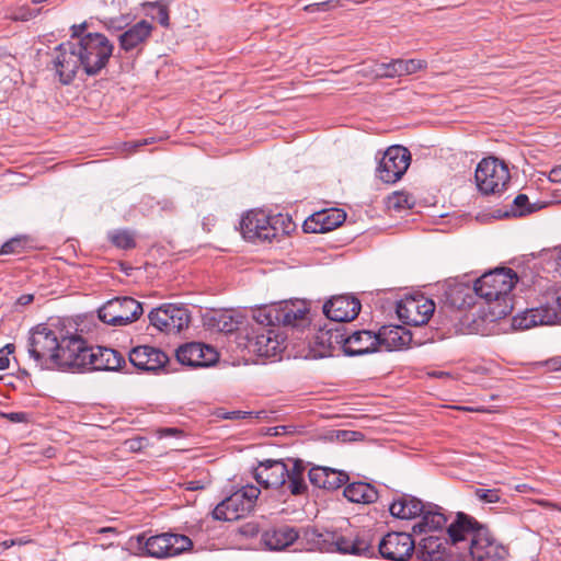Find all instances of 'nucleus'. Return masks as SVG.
I'll list each match as a JSON object with an SVG mask.
<instances>
[{
    "label": "nucleus",
    "instance_id": "62",
    "mask_svg": "<svg viewBox=\"0 0 561 561\" xmlns=\"http://www.w3.org/2000/svg\"><path fill=\"white\" fill-rule=\"evenodd\" d=\"M558 265H559V267H560V270H561V250H560V255H559V262H558Z\"/></svg>",
    "mask_w": 561,
    "mask_h": 561
},
{
    "label": "nucleus",
    "instance_id": "52",
    "mask_svg": "<svg viewBox=\"0 0 561 561\" xmlns=\"http://www.w3.org/2000/svg\"><path fill=\"white\" fill-rule=\"evenodd\" d=\"M357 435L356 432L352 431H337L336 437L342 440H352L354 436Z\"/></svg>",
    "mask_w": 561,
    "mask_h": 561
},
{
    "label": "nucleus",
    "instance_id": "55",
    "mask_svg": "<svg viewBox=\"0 0 561 561\" xmlns=\"http://www.w3.org/2000/svg\"><path fill=\"white\" fill-rule=\"evenodd\" d=\"M179 433H180V431H179V430H176V428H173V427H168V428H164V430L162 431V434H164V435H169V436H171V435H176V434H179Z\"/></svg>",
    "mask_w": 561,
    "mask_h": 561
},
{
    "label": "nucleus",
    "instance_id": "38",
    "mask_svg": "<svg viewBox=\"0 0 561 561\" xmlns=\"http://www.w3.org/2000/svg\"><path fill=\"white\" fill-rule=\"evenodd\" d=\"M413 205V197L404 192H396L388 197V207L396 210L411 208Z\"/></svg>",
    "mask_w": 561,
    "mask_h": 561
},
{
    "label": "nucleus",
    "instance_id": "7",
    "mask_svg": "<svg viewBox=\"0 0 561 561\" xmlns=\"http://www.w3.org/2000/svg\"><path fill=\"white\" fill-rule=\"evenodd\" d=\"M304 537L308 543L311 545V550L322 549L323 543L328 541L327 537H331L334 539L333 543L340 553L354 554L366 558L376 556L373 535L369 531H360L356 535L334 537L332 534H321L316 528H307L304 533Z\"/></svg>",
    "mask_w": 561,
    "mask_h": 561
},
{
    "label": "nucleus",
    "instance_id": "36",
    "mask_svg": "<svg viewBox=\"0 0 561 561\" xmlns=\"http://www.w3.org/2000/svg\"><path fill=\"white\" fill-rule=\"evenodd\" d=\"M111 242L118 249L129 250L136 247L134 233L127 229H117L108 233Z\"/></svg>",
    "mask_w": 561,
    "mask_h": 561
},
{
    "label": "nucleus",
    "instance_id": "47",
    "mask_svg": "<svg viewBox=\"0 0 561 561\" xmlns=\"http://www.w3.org/2000/svg\"><path fill=\"white\" fill-rule=\"evenodd\" d=\"M41 10H33L31 8H20L13 15L16 21H30L39 14Z\"/></svg>",
    "mask_w": 561,
    "mask_h": 561
},
{
    "label": "nucleus",
    "instance_id": "56",
    "mask_svg": "<svg viewBox=\"0 0 561 561\" xmlns=\"http://www.w3.org/2000/svg\"><path fill=\"white\" fill-rule=\"evenodd\" d=\"M9 419L11 421H21L22 420V414L21 413H11V414H9Z\"/></svg>",
    "mask_w": 561,
    "mask_h": 561
},
{
    "label": "nucleus",
    "instance_id": "45",
    "mask_svg": "<svg viewBox=\"0 0 561 561\" xmlns=\"http://www.w3.org/2000/svg\"><path fill=\"white\" fill-rule=\"evenodd\" d=\"M335 7H336V2L334 0H327V1L313 2V3L307 4V5H305L304 10L309 13H314V12H320V11H328Z\"/></svg>",
    "mask_w": 561,
    "mask_h": 561
},
{
    "label": "nucleus",
    "instance_id": "20",
    "mask_svg": "<svg viewBox=\"0 0 561 561\" xmlns=\"http://www.w3.org/2000/svg\"><path fill=\"white\" fill-rule=\"evenodd\" d=\"M360 308L359 299L346 294L333 296L328 300L323 305V312L332 321L348 322L358 316Z\"/></svg>",
    "mask_w": 561,
    "mask_h": 561
},
{
    "label": "nucleus",
    "instance_id": "43",
    "mask_svg": "<svg viewBox=\"0 0 561 561\" xmlns=\"http://www.w3.org/2000/svg\"><path fill=\"white\" fill-rule=\"evenodd\" d=\"M146 5L157 10V14L152 15V19H157L164 27L170 25L169 10L165 4L161 2H149Z\"/></svg>",
    "mask_w": 561,
    "mask_h": 561
},
{
    "label": "nucleus",
    "instance_id": "17",
    "mask_svg": "<svg viewBox=\"0 0 561 561\" xmlns=\"http://www.w3.org/2000/svg\"><path fill=\"white\" fill-rule=\"evenodd\" d=\"M415 549V541L411 534L391 531L378 542V552L381 558L390 561H407Z\"/></svg>",
    "mask_w": 561,
    "mask_h": 561
},
{
    "label": "nucleus",
    "instance_id": "37",
    "mask_svg": "<svg viewBox=\"0 0 561 561\" xmlns=\"http://www.w3.org/2000/svg\"><path fill=\"white\" fill-rule=\"evenodd\" d=\"M102 24L111 33H122L130 25V18L128 14L105 18L102 20Z\"/></svg>",
    "mask_w": 561,
    "mask_h": 561
},
{
    "label": "nucleus",
    "instance_id": "30",
    "mask_svg": "<svg viewBox=\"0 0 561 561\" xmlns=\"http://www.w3.org/2000/svg\"><path fill=\"white\" fill-rule=\"evenodd\" d=\"M417 517L420 520L412 527L415 535L440 530L447 523V517L442 512V507L433 503H425L423 512Z\"/></svg>",
    "mask_w": 561,
    "mask_h": 561
},
{
    "label": "nucleus",
    "instance_id": "34",
    "mask_svg": "<svg viewBox=\"0 0 561 561\" xmlns=\"http://www.w3.org/2000/svg\"><path fill=\"white\" fill-rule=\"evenodd\" d=\"M344 496L353 503L369 504L378 499V492L369 483L353 482L344 489Z\"/></svg>",
    "mask_w": 561,
    "mask_h": 561
},
{
    "label": "nucleus",
    "instance_id": "24",
    "mask_svg": "<svg viewBox=\"0 0 561 561\" xmlns=\"http://www.w3.org/2000/svg\"><path fill=\"white\" fill-rule=\"evenodd\" d=\"M130 363L140 370L156 371L165 366L169 362L168 355L160 348L140 345L129 352Z\"/></svg>",
    "mask_w": 561,
    "mask_h": 561
},
{
    "label": "nucleus",
    "instance_id": "44",
    "mask_svg": "<svg viewBox=\"0 0 561 561\" xmlns=\"http://www.w3.org/2000/svg\"><path fill=\"white\" fill-rule=\"evenodd\" d=\"M513 215L514 216H523L525 214L531 213L533 208L529 205L528 196L525 194L517 195L513 201Z\"/></svg>",
    "mask_w": 561,
    "mask_h": 561
},
{
    "label": "nucleus",
    "instance_id": "48",
    "mask_svg": "<svg viewBox=\"0 0 561 561\" xmlns=\"http://www.w3.org/2000/svg\"><path fill=\"white\" fill-rule=\"evenodd\" d=\"M251 415H252V412H244V411H240V410H234V411H230V412H225L224 410H219L217 412V416L225 419V420H240V419H245Z\"/></svg>",
    "mask_w": 561,
    "mask_h": 561
},
{
    "label": "nucleus",
    "instance_id": "54",
    "mask_svg": "<svg viewBox=\"0 0 561 561\" xmlns=\"http://www.w3.org/2000/svg\"><path fill=\"white\" fill-rule=\"evenodd\" d=\"M15 545H16L15 539H10V540H4V541H2V542L0 543V547H2L3 549H9V548H11V547H13V546H15Z\"/></svg>",
    "mask_w": 561,
    "mask_h": 561
},
{
    "label": "nucleus",
    "instance_id": "21",
    "mask_svg": "<svg viewBox=\"0 0 561 561\" xmlns=\"http://www.w3.org/2000/svg\"><path fill=\"white\" fill-rule=\"evenodd\" d=\"M176 358L190 367H207L217 362L218 354L211 346L203 343H187L176 350Z\"/></svg>",
    "mask_w": 561,
    "mask_h": 561
},
{
    "label": "nucleus",
    "instance_id": "12",
    "mask_svg": "<svg viewBox=\"0 0 561 561\" xmlns=\"http://www.w3.org/2000/svg\"><path fill=\"white\" fill-rule=\"evenodd\" d=\"M88 347L85 341L77 334L59 336L51 365L60 369H83L87 367Z\"/></svg>",
    "mask_w": 561,
    "mask_h": 561
},
{
    "label": "nucleus",
    "instance_id": "26",
    "mask_svg": "<svg viewBox=\"0 0 561 561\" xmlns=\"http://www.w3.org/2000/svg\"><path fill=\"white\" fill-rule=\"evenodd\" d=\"M249 343L252 352L263 357H274L284 348L283 337L271 328H263Z\"/></svg>",
    "mask_w": 561,
    "mask_h": 561
},
{
    "label": "nucleus",
    "instance_id": "41",
    "mask_svg": "<svg viewBox=\"0 0 561 561\" xmlns=\"http://www.w3.org/2000/svg\"><path fill=\"white\" fill-rule=\"evenodd\" d=\"M474 496L483 503L493 504L501 501V491L497 489H474Z\"/></svg>",
    "mask_w": 561,
    "mask_h": 561
},
{
    "label": "nucleus",
    "instance_id": "32",
    "mask_svg": "<svg viewBox=\"0 0 561 561\" xmlns=\"http://www.w3.org/2000/svg\"><path fill=\"white\" fill-rule=\"evenodd\" d=\"M345 217V214L340 209L320 211L306 220L304 228L307 232H325L342 225Z\"/></svg>",
    "mask_w": 561,
    "mask_h": 561
},
{
    "label": "nucleus",
    "instance_id": "53",
    "mask_svg": "<svg viewBox=\"0 0 561 561\" xmlns=\"http://www.w3.org/2000/svg\"><path fill=\"white\" fill-rule=\"evenodd\" d=\"M34 299V296L31 295V294H27V295H22L19 299H18V304L22 305V306H26L28 304H31Z\"/></svg>",
    "mask_w": 561,
    "mask_h": 561
},
{
    "label": "nucleus",
    "instance_id": "57",
    "mask_svg": "<svg viewBox=\"0 0 561 561\" xmlns=\"http://www.w3.org/2000/svg\"><path fill=\"white\" fill-rule=\"evenodd\" d=\"M2 350L11 351V353H12L14 351V345L13 344H8Z\"/></svg>",
    "mask_w": 561,
    "mask_h": 561
},
{
    "label": "nucleus",
    "instance_id": "3",
    "mask_svg": "<svg viewBox=\"0 0 561 561\" xmlns=\"http://www.w3.org/2000/svg\"><path fill=\"white\" fill-rule=\"evenodd\" d=\"M451 545L468 543L470 561H506L510 549L473 517L458 513L447 528Z\"/></svg>",
    "mask_w": 561,
    "mask_h": 561
},
{
    "label": "nucleus",
    "instance_id": "11",
    "mask_svg": "<svg viewBox=\"0 0 561 561\" xmlns=\"http://www.w3.org/2000/svg\"><path fill=\"white\" fill-rule=\"evenodd\" d=\"M142 306L133 297H116L106 301L99 310V319L113 327L136 321L142 314Z\"/></svg>",
    "mask_w": 561,
    "mask_h": 561
},
{
    "label": "nucleus",
    "instance_id": "60",
    "mask_svg": "<svg viewBox=\"0 0 561 561\" xmlns=\"http://www.w3.org/2000/svg\"><path fill=\"white\" fill-rule=\"evenodd\" d=\"M540 504L543 505V506H551L552 505L551 503H549L547 501H542V502H540Z\"/></svg>",
    "mask_w": 561,
    "mask_h": 561
},
{
    "label": "nucleus",
    "instance_id": "16",
    "mask_svg": "<svg viewBox=\"0 0 561 561\" xmlns=\"http://www.w3.org/2000/svg\"><path fill=\"white\" fill-rule=\"evenodd\" d=\"M411 163L410 151L402 146L389 147L377 167V176L382 182L392 184L399 181Z\"/></svg>",
    "mask_w": 561,
    "mask_h": 561
},
{
    "label": "nucleus",
    "instance_id": "33",
    "mask_svg": "<svg viewBox=\"0 0 561 561\" xmlns=\"http://www.w3.org/2000/svg\"><path fill=\"white\" fill-rule=\"evenodd\" d=\"M424 505L425 503L415 496L400 494L393 499L389 511L396 518L414 519L423 512Z\"/></svg>",
    "mask_w": 561,
    "mask_h": 561
},
{
    "label": "nucleus",
    "instance_id": "58",
    "mask_svg": "<svg viewBox=\"0 0 561 561\" xmlns=\"http://www.w3.org/2000/svg\"><path fill=\"white\" fill-rule=\"evenodd\" d=\"M113 530H114L113 528L106 527V528H101L100 533L113 531Z\"/></svg>",
    "mask_w": 561,
    "mask_h": 561
},
{
    "label": "nucleus",
    "instance_id": "49",
    "mask_svg": "<svg viewBox=\"0 0 561 561\" xmlns=\"http://www.w3.org/2000/svg\"><path fill=\"white\" fill-rule=\"evenodd\" d=\"M87 28V23H81L79 25H73L71 27V41H78L80 37L84 36L87 33H84Z\"/></svg>",
    "mask_w": 561,
    "mask_h": 561
},
{
    "label": "nucleus",
    "instance_id": "25",
    "mask_svg": "<svg viewBox=\"0 0 561 561\" xmlns=\"http://www.w3.org/2000/svg\"><path fill=\"white\" fill-rule=\"evenodd\" d=\"M87 353V367L83 369L116 370L125 363L124 356L113 348L89 346Z\"/></svg>",
    "mask_w": 561,
    "mask_h": 561
},
{
    "label": "nucleus",
    "instance_id": "8",
    "mask_svg": "<svg viewBox=\"0 0 561 561\" xmlns=\"http://www.w3.org/2000/svg\"><path fill=\"white\" fill-rule=\"evenodd\" d=\"M552 324H561V291L559 289L547 293L543 305L515 316L512 323L516 330Z\"/></svg>",
    "mask_w": 561,
    "mask_h": 561
},
{
    "label": "nucleus",
    "instance_id": "4",
    "mask_svg": "<svg viewBox=\"0 0 561 561\" xmlns=\"http://www.w3.org/2000/svg\"><path fill=\"white\" fill-rule=\"evenodd\" d=\"M305 471L306 467L300 459H266L259 463L254 477L264 488L286 486L290 494L300 495L307 490Z\"/></svg>",
    "mask_w": 561,
    "mask_h": 561
},
{
    "label": "nucleus",
    "instance_id": "39",
    "mask_svg": "<svg viewBox=\"0 0 561 561\" xmlns=\"http://www.w3.org/2000/svg\"><path fill=\"white\" fill-rule=\"evenodd\" d=\"M274 313H277L276 304L259 309L254 314V319L264 327H275L278 325V323L273 317Z\"/></svg>",
    "mask_w": 561,
    "mask_h": 561
},
{
    "label": "nucleus",
    "instance_id": "23",
    "mask_svg": "<svg viewBox=\"0 0 561 561\" xmlns=\"http://www.w3.org/2000/svg\"><path fill=\"white\" fill-rule=\"evenodd\" d=\"M342 348L348 356L364 355L378 350L377 333L370 330H358L351 334L342 332Z\"/></svg>",
    "mask_w": 561,
    "mask_h": 561
},
{
    "label": "nucleus",
    "instance_id": "10",
    "mask_svg": "<svg viewBox=\"0 0 561 561\" xmlns=\"http://www.w3.org/2000/svg\"><path fill=\"white\" fill-rule=\"evenodd\" d=\"M510 179L511 174L507 165L495 157L482 159L474 172L477 187L484 195L503 192Z\"/></svg>",
    "mask_w": 561,
    "mask_h": 561
},
{
    "label": "nucleus",
    "instance_id": "35",
    "mask_svg": "<svg viewBox=\"0 0 561 561\" xmlns=\"http://www.w3.org/2000/svg\"><path fill=\"white\" fill-rule=\"evenodd\" d=\"M342 332L337 329L320 331L314 337V344L321 348L316 353L314 356L327 357L331 356L335 346H342Z\"/></svg>",
    "mask_w": 561,
    "mask_h": 561
},
{
    "label": "nucleus",
    "instance_id": "51",
    "mask_svg": "<svg viewBox=\"0 0 561 561\" xmlns=\"http://www.w3.org/2000/svg\"><path fill=\"white\" fill-rule=\"evenodd\" d=\"M549 180L551 182L560 183L561 182V164L554 167L549 173Z\"/></svg>",
    "mask_w": 561,
    "mask_h": 561
},
{
    "label": "nucleus",
    "instance_id": "28",
    "mask_svg": "<svg viewBox=\"0 0 561 561\" xmlns=\"http://www.w3.org/2000/svg\"><path fill=\"white\" fill-rule=\"evenodd\" d=\"M299 538L295 527L283 525L264 530L261 535L262 545L272 551L284 550Z\"/></svg>",
    "mask_w": 561,
    "mask_h": 561
},
{
    "label": "nucleus",
    "instance_id": "5",
    "mask_svg": "<svg viewBox=\"0 0 561 561\" xmlns=\"http://www.w3.org/2000/svg\"><path fill=\"white\" fill-rule=\"evenodd\" d=\"M128 546L137 557L169 559L191 551L193 541L182 534L161 533L150 535L149 533H141L130 537Z\"/></svg>",
    "mask_w": 561,
    "mask_h": 561
},
{
    "label": "nucleus",
    "instance_id": "18",
    "mask_svg": "<svg viewBox=\"0 0 561 561\" xmlns=\"http://www.w3.org/2000/svg\"><path fill=\"white\" fill-rule=\"evenodd\" d=\"M152 32L153 25L147 20H140L129 25L117 36L119 50L130 55L141 54Z\"/></svg>",
    "mask_w": 561,
    "mask_h": 561
},
{
    "label": "nucleus",
    "instance_id": "1",
    "mask_svg": "<svg viewBox=\"0 0 561 561\" xmlns=\"http://www.w3.org/2000/svg\"><path fill=\"white\" fill-rule=\"evenodd\" d=\"M114 44L102 33H87L78 41L59 44L51 53V69L62 84H69L79 69L99 75L108 64Z\"/></svg>",
    "mask_w": 561,
    "mask_h": 561
},
{
    "label": "nucleus",
    "instance_id": "50",
    "mask_svg": "<svg viewBox=\"0 0 561 561\" xmlns=\"http://www.w3.org/2000/svg\"><path fill=\"white\" fill-rule=\"evenodd\" d=\"M11 351L0 350V370L9 367V355Z\"/></svg>",
    "mask_w": 561,
    "mask_h": 561
},
{
    "label": "nucleus",
    "instance_id": "27",
    "mask_svg": "<svg viewBox=\"0 0 561 561\" xmlns=\"http://www.w3.org/2000/svg\"><path fill=\"white\" fill-rule=\"evenodd\" d=\"M378 350L394 351L412 343V333L401 325H383L377 332Z\"/></svg>",
    "mask_w": 561,
    "mask_h": 561
},
{
    "label": "nucleus",
    "instance_id": "40",
    "mask_svg": "<svg viewBox=\"0 0 561 561\" xmlns=\"http://www.w3.org/2000/svg\"><path fill=\"white\" fill-rule=\"evenodd\" d=\"M25 245H26L25 238H23V237L12 238L2 244V247L0 249V254H2V255L20 254L23 252Z\"/></svg>",
    "mask_w": 561,
    "mask_h": 561
},
{
    "label": "nucleus",
    "instance_id": "63",
    "mask_svg": "<svg viewBox=\"0 0 561 561\" xmlns=\"http://www.w3.org/2000/svg\"><path fill=\"white\" fill-rule=\"evenodd\" d=\"M444 375H446V373H443V371L435 374V376H438V377H442Z\"/></svg>",
    "mask_w": 561,
    "mask_h": 561
},
{
    "label": "nucleus",
    "instance_id": "59",
    "mask_svg": "<svg viewBox=\"0 0 561 561\" xmlns=\"http://www.w3.org/2000/svg\"><path fill=\"white\" fill-rule=\"evenodd\" d=\"M460 410H465V411H474V409L472 408H469V407H461L459 408Z\"/></svg>",
    "mask_w": 561,
    "mask_h": 561
},
{
    "label": "nucleus",
    "instance_id": "29",
    "mask_svg": "<svg viewBox=\"0 0 561 561\" xmlns=\"http://www.w3.org/2000/svg\"><path fill=\"white\" fill-rule=\"evenodd\" d=\"M448 540L440 536H427L417 545L415 543V556L417 561H446Z\"/></svg>",
    "mask_w": 561,
    "mask_h": 561
},
{
    "label": "nucleus",
    "instance_id": "9",
    "mask_svg": "<svg viewBox=\"0 0 561 561\" xmlns=\"http://www.w3.org/2000/svg\"><path fill=\"white\" fill-rule=\"evenodd\" d=\"M260 493V489L255 485L242 486L214 508V518L232 522L247 516L253 511Z\"/></svg>",
    "mask_w": 561,
    "mask_h": 561
},
{
    "label": "nucleus",
    "instance_id": "22",
    "mask_svg": "<svg viewBox=\"0 0 561 561\" xmlns=\"http://www.w3.org/2000/svg\"><path fill=\"white\" fill-rule=\"evenodd\" d=\"M277 313L274 319L278 325L291 328H305L309 324L308 307L305 301L289 300L276 304Z\"/></svg>",
    "mask_w": 561,
    "mask_h": 561
},
{
    "label": "nucleus",
    "instance_id": "31",
    "mask_svg": "<svg viewBox=\"0 0 561 561\" xmlns=\"http://www.w3.org/2000/svg\"><path fill=\"white\" fill-rule=\"evenodd\" d=\"M308 477L311 484L328 490H336L348 480V476L345 472L325 467L311 468Z\"/></svg>",
    "mask_w": 561,
    "mask_h": 561
},
{
    "label": "nucleus",
    "instance_id": "19",
    "mask_svg": "<svg viewBox=\"0 0 561 561\" xmlns=\"http://www.w3.org/2000/svg\"><path fill=\"white\" fill-rule=\"evenodd\" d=\"M422 59H391L388 62L374 61L367 71L375 78H396L415 73L426 68Z\"/></svg>",
    "mask_w": 561,
    "mask_h": 561
},
{
    "label": "nucleus",
    "instance_id": "14",
    "mask_svg": "<svg viewBox=\"0 0 561 561\" xmlns=\"http://www.w3.org/2000/svg\"><path fill=\"white\" fill-rule=\"evenodd\" d=\"M148 317L151 325L168 334L179 333L187 328L191 321L187 308L175 304H163L152 309Z\"/></svg>",
    "mask_w": 561,
    "mask_h": 561
},
{
    "label": "nucleus",
    "instance_id": "6",
    "mask_svg": "<svg viewBox=\"0 0 561 561\" xmlns=\"http://www.w3.org/2000/svg\"><path fill=\"white\" fill-rule=\"evenodd\" d=\"M293 226L287 215L270 216L262 209L249 210L240 222L241 232L249 241H272L289 233Z\"/></svg>",
    "mask_w": 561,
    "mask_h": 561
},
{
    "label": "nucleus",
    "instance_id": "15",
    "mask_svg": "<svg viewBox=\"0 0 561 561\" xmlns=\"http://www.w3.org/2000/svg\"><path fill=\"white\" fill-rule=\"evenodd\" d=\"M435 310L433 300L423 295L409 296L397 302L398 318L407 325L421 327L428 322Z\"/></svg>",
    "mask_w": 561,
    "mask_h": 561
},
{
    "label": "nucleus",
    "instance_id": "46",
    "mask_svg": "<svg viewBox=\"0 0 561 561\" xmlns=\"http://www.w3.org/2000/svg\"><path fill=\"white\" fill-rule=\"evenodd\" d=\"M154 141H156L154 138H145L141 140L126 141L123 144V150L128 153H133V152H136L138 148L146 146V145L153 144Z\"/></svg>",
    "mask_w": 561,
    "mask_h": 561
},
{
    "label": "nucleus",
    "instance_id": "61",
    "mask_svg": "<svg viewBox=\"0 0 561 561\" xmlns=\"http://www.w3.org/2000/svg\"><path fill=\"white\" fill-rule=\"evenodd\" d=\"M15 541H16V545H23V543H25V542H26L25 540H22V539H18V540H15Z\"/></svg>",
    "mask_w": 561,
    "mask_h": 561
},
{
    "label": "nucleus",
    "instance_id": "13",
    "mask_svg": "<svg viewBox=\"0 0 561 561\" xmlns=\"http://www.w3.org/2000/svg\"><path fill=\"white\" fill-rule=\"evenodd\" d=\"M59 335L46 324L36 325L30 333L27 351L36 365L44 367L51 365L56 350H58Z\"/></svg>",
    "mask_w": 561,
    "mask_h": 561
},
{
    "label": "nucleus",
    "instance_id": "42",
    "mask_svg": "<svg viewBox=\"0 0 561 561\" xmlns=\"http://www.w3.org/2000/svg\"><path fill=\"white\" fill-rule=\"evenodd\" d=\"M217 327L222 332H232L238 329L239 322L227 312L218 314L216 318Z\"/></svg>",
    "mask_w": 561,
    "mask_h": 561
},
{
    "label": "nucleus",
    "instance_id": "2",
    "mask_svg": "<svg viewBox=\"0 0 561 561\" xmlns=\"http://www.w3.org/2000/svg\"><path fill=\"white\" fill-rule=\"evenodd\" d=\"M517 282V274L507 267L495 268L484 273L476 283L473 289L458 285L448 293V300L458 309L473 307L474 296L488 304L485 317L495 321L506 317L511 310L510 293Z\"/></svg>",
    "mask_w": 561,
    "mask_h": 561
}]
</instances>
